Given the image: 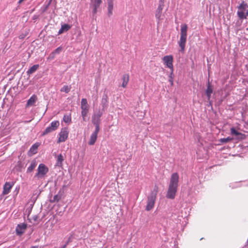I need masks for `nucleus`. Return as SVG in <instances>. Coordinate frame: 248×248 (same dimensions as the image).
<instances>
[{"instance_id":"obj_1","label":"nucleus","mask_w":248,"mask_h":248,"mask_svg":"<svg viewBox=\"0 0 248 248\" xmlns=\"http://www.w3.org/2000/svg\"><path fill=\"white\" fill-rule=\"evenodd\" d=\"M179 179V177L178 173L174 172L171 175L170 183L166 195V197L168 199L172 200L175 198L178 189Z\"/></svg>"},{"instance_id":"obj_2","label":"nucleus","mask_w":248,"mask_h":248,"mask_svg":"<svg viewBox=\"0 0 248 248\" xmlns=\"http://www.w3.org/2000/svg\"><path fill=\"white\" fill-rule=\"evenodd\" d=\"M187 26L186 24H182L181 26L180 38L178 41V44L181 47V51L184 52L187 38Z\"/></svg>"},{"instance_id":"obj_3","label":"nucleus","mask_w":248,"mask_h":248,"mask_svg":"<svg viewBox=\"0 0 248 248\" xmlns=\"http://www.w3.org/2000/svg\"><path fill=\"white\" fill-rule=\"evenodd\" d=\"M157 193L158 187H155V188L151 192L150 195L148 196L147 202L145 208L146 211H150L154 208Z\"/></svg>"},{"instance_id":"obj_4","label":"nucleus","mask_w":248,"mask_h":248,"mask_svg":"<svg viewBox=\"0 0 248 248\" xmlns=\"http://www.w3.org/2000/svg\"><path fill=\"white\" fill-rule=\"evenodd\" d=\"M237 14L240 19H247L248 16V5L245 1H243L238 6Z\"/></svg>"},{"instance_id":"obj_5","label":"nucleus","mask_w":248,"mask_h":248,"mask_svg":"<svg viewBox=\"0 0 248 248\" xmlns=\"http://www.w3.org/2000/svg\"><path fill=\"white\" fill-rule=\"evenodd\" d=\"M48 171V168L44 164H40L37 169V172L34 175V177L37 179L44 178Z\"/></svg>"},{"instance_id":"obj_6","label":"nucleus","mask_w":248,"mask_h":248,"mask_svg":"<svg viewBox=\"0 0 248 248\" xmlns=\"http://www.w3.org/2000/svg\"><path fill=\"white\" fill-rule=\"evenodd\" d=\"M164 7V0H160V2L155 11V16L157 20L158 23L160 22L162 18H161L162 10Z\"/></svg>"},{"instance_id":"obj_7","label":"nucleus","mask_w":248,"mask_h":248,"mask_svg":"<svg viewBox=\"0 0 248 248\" xmlns=\"http://www.w3.org/2000/svg\"><path fill=\"white\" fill-rule=\"evenodd\" d=\"M162 60L164 64H165L168 68L171 69H172L173 58L172 55L165 56L163 58Z\"/></svg>"},{"instance_id":"obj_8","label":"nucleus","mask_w":248,"mask_h":248,"mask_svg":"<svg viewBox=\"0 0 248 248\" xmlns=\"http://www.w3.org/2000/svg\"><path fill=\"white\" fill-rule=\"evenodd\" d=\"M68 133L67 128H64L62 129L59 133V138L57 142L60 143L65 141L68 138Z\"/></svg>"},{"instance_id":"obj_9","label":"nucleus","mask_w":248,"mask_h":248,"mask_svg":"<svg viewBox=\"0 0 248 248\" xmlns=\"http://www.w3.org/2000/svg\"><path fill=\"white\" fill-rule=\"evenodd\" d=\"M214 87L210 81L209 79L207 80V87L205 90V94L207 97V99L209 101L210 100L211 94L213 92Z\"/></svg>"},{"instance_id":"obj_10","label":"nucleus","mask_w":248,"mask_h":248,"mask_svg":"<svg viewBox=\"0 0 248 248\" xmlns=\"http://www.w3.org/2000/svg\"><path fill=\"white\" fill-rule=\"evenodd\" d=\"M27 224L25 223H22L18 224L16 229V233L18 235H21L24 233L27 229Z\"/></svg>"},{"instance_id":"obj_11","label":"nucleus","mask_w":248,"mask_h":248,"mask_svg":"<svg viewBox=\"0 0 248 248\" xmlns=\"http://www.w3.org/2000/svg\"><path fill=\"white\" fill-rule=\"evenodd\" d=\"M102 113L99 112L97 114H94L92 116V123L94 124H100V117H101Z\"/></svg>"},{"instance_id":"obj_12","label":"nucleus","mask_w":248,"mask_h":248,"mask_svg":"<svg viewBox=\"0 0 248 248\" xmlns=\"http://www.w3.org/2000/svg\"><path fill=\"white\" fill-rule=\"evenodd\" d=\"M230 130L231 134L237 136L239 139L244 140L246 137L245 134L237 131L234 127L231 128Z\"/></svg>"},{"instance_id":"obj_13","label":"nucleus","mask_w":248,"mask_h":248,"mask_svg":"<svg viewBox=\"0 0 248 248\" xmlns=\"http://www.w3.org/2000/svg\"><path fill=\"white\" fill-rule=\"evenodd\" d=\"M230 130L231 134L237 136L239 139L244 140L246 137L245 134L237 131L234 127L231 128Z\"/></svg>"},{"instance_id":"obj_14","label":"nucleus","mask_w":248,"mask_h":248,"mask_svg":"<svg viewBox=\"0 0 248 248\" xmlns=\"http://www.w3.org/2000/svg\"><path fill=\"white\" fill-rule=\"evenodd\" d=\"M37 96L35 94L32 95L30 98L28 100L27 104L26 105V108H29L31 106H33L34 104L37 100Z\"/></svg>"},{"instance_id":"obj_15","label":"nucleus","mask_w":248,"mask_h":248,"mask_svg":"<svg viewBox=\"0 0 248 248\" xmlns=\"http://www.w3.org/2000/svg\"><path fill=\"white\" fill-rule=\"evenodd\" d=\"M12 186L13 185H12L10 182H6L3 186L2 194L3 195L8 194L10 192Z\"/></svg>"},{"instance_id":"obj_16","label":"nucleus","mask_w":248,"mask_h":248,"mask_svg":"<svg viewBox=\"0 0 248 248\" xmlns=\"http://www.w3.org/2000/svg\"><path fill=\"white\" fill-rule=\"evenodd\" d=\"M108 4V16H110L112 15L113 9V0H107Z\"/></svg>"},{"instance_id":"obj_17","label":"nucleus","mask_w":248,"mask_h":248,"mask_svg":"<svg viewBox=\"0 0 248 248\" xmlns=\"http://www.w3.org/2000/svg\"><path fill=\"white\" fill-rule=\"evenodd\" d=\"M81 110H89V106L88 104L87 99L86 98H82L81 101Z\"/></svg>"},{"instance_id":"obj_18","label":"nucleus","mask_w":248,"mask_h":248,"mask_svg":"<svg viewBox=\"0 0 248 248\" xmlns=\"http://www.w3.org/2000/svg\"><path fill=\"white\" fill-rule=\"evenodd\" d=\"M97 138V135L93 133L90 136V140L88 142L89 145H93L95 143V142H96Z\"/></svg>"},{"instance_id":"obj_19","label":"nucleus","mask_w":248,"mask_h":248,"mask_svg":"<svg viewBox=\"0 0 248 248\" xmlns=\"http://www.w3.org/2000/svg\"><path fill=\"white\" fill-rule=\"evenodd\" d=\"M88 113L89 110H81V116L83 120L85 122L88 121L89 119V118L88 117Z\"/></svg>"},{"instance_id":"obj_20","label":"nucleus","mask_w":248,"mask_h":248,"mask_svg":"<svg viewBox=\"0 0 248 248\" xmlns=\"http://www.w3.org/2000/svg\"><path fill=\"white\" fill-rule=\"evenodd\" d=\"M129 82V78H120L119 80V83L121 84V86L123 88L126 87L127 83Z\"/></svg>"},{"instance_id":"obj_21","label":"nucleus","mask_w":248,"mask_h":248,"mask_svg":"<svg viewBox=\"0 0 248 248\" xmlns=\"http://www.w3.org/2000/svg\"><path fill=\"white\" fill-rule=\"evenodd\" d=\"M64 160V158L62 154H60L57 157V165L58 166L62 167V162Z\"/></svg>"},{"instance_id":"obj_22","label":"nucleus","mask_w":248,"mask_h":248,"mask_svg":"<svg viewBox=\"0 0 248 248\" xmlns=\"http://www.w3.org/2000/svg\"><path fill=\"white\" fill-rule=\"evenodd\" d=\"M36 166V163L33 161L31 162L30 166L27 169V172H32Z\"/></svg>"},{"instance_id":"obj_23","label":"nucleus","mask_w":248,"mask_h":248,"mask_svg":"<svg viewBox=\"0 0 248 248\" xmlns=\"http://www.w3.org/2000/svg\"><path fill=\"white\" fill-rule=\"evenodd\" d=\"M39 143H34L30 148V151L33 154H34L36 153V150L38 149L39 146Z\"/></svg>"},{"instance_id":"obj_24","label":"nucleus","mask_w":248,"mask_h":248,"mask_svg":"<svg viewBox=\"0 0 248 248\" xmlns=\"http://www.w3.org/2000/svg\"><path fill=\"white\" fill-rule=\"evenodd\" d=\"M39 67L38 64L33 65L32 67H31L27 71V73L28 74H32L34 73Z\"/></svg>"},{"instance_id":"obj_25","label":"nucleus","mask_w":248,"mask_h":248,"mask_svg":"<svg viewBox=\"0 0 248 248\" xmlns=\"http://www.w3.org/2000/svg\"><path fill=\"white\" fill-rule=\"evenodd\" d=\"M60 125V123H59V122L58 121H53L51 123V127L53 128V129H54V130H56L59 126Z\"/></svg>"},{"instance_id":"obj_26","label":"nucleus","mask_w":248,"mask_h":248,"mask_svg":"<svg viewBox=\"0 0 248 248\" xmlns=\"http://www.w3.org/2000/svg\"><path fill=\"white\" fill-rule=\"evenodd\" d=\"M54 131V129H53V128L51 127V126H48V127H46V129L44 130V131L42 134V135L45 136V135L48 134L49 133H50Z\"/></svg>"},{"instance_id":"obj_27","label":"nucleus","mask_w":248,"mask_h":248,"mask_svg":"<svg viewBox=\"0 0 248 248\" xmlns=\"http://www.w3.org/2000/svg\"><path fill=\"white\" fill-rule=\"evenodd\" d=\"M71 90V87L68 85H65L63 87H62L61 89V92H65L66 93H68Z\"/></svg>"},{"instance_id":"obj_28","label":"nucleus","mask_w":248,"mask_h":248,"mask_svg":"<svg viewBox=\"0 0 248 248\" xmlns=\"http://www.w3.org/2000/svg\"><path fill=\"white\" fill-rule=\"evenodd\" d=\"M63 121L66 123H70L71 122V115H65L63 118Z\"/></svg>"},{"instance_id":"obj_29","label":"nucleus","mask_w":248,"mask_h":248,"mask_svg":"<svg viewBox=\"0 0 248 248\" xmlns=\"http://www.w3.org/2000/svg\"><path fill=\"white\" fill-rule=\"evenodd\" d=\"M61 198V196L60 195L57 194L55 195L53 198V199L50 200L51 202H58L60 200Z\"/></svg>"},{"instance_id":"obj_30","label":"nucleus","mask_w":248,"mask_h":248,"mask_svg":"<svg viewBox=\"0 0 248 248\" xmlns=\"http://www.w3.org/2000/svg\"><path fill=\"white\" fill-rule=\"evenodd\" d=\"M232 140V138L229 137L226 138L220 139L219 141L221 143H227Z\"/></svg>"},{"instance_id":"obj_31","label":"nucleus","mask_w":248,"mask_h":248,"mask_svg":"<svg viewBox=\"0 0 248 248\" xmlns=\"http://www.w3.org/2000/svg\"><path fill=\"white\" fill-rule=\"evenodd\" d=\"M62 27L64 31H68L71 28V26L67 24L62 25Z\"/></svg>"},{"instance_id":"obj_32","label":"nucleus","mask_w":248,"mask_h":248,"mask_svg":"<svg viewBox=\"0 0 248 248\" xmlns=\"http://www.w3.org/2000/svg\"><path fill=\"white\" fill-rule=\"evenodd\" d=\"M62 47H58L52 52V54H59L62 50Z\"/></svg>"},{"instance_id":"obj_33","label":"nucleus","mask_w":248,"mask_h":248,"mask_svg":"<svg viewBox=\"0 0 248 248\" xmlns=\"http://www.w3.org/2000/svg\"><path fill=\"white\" fill-rule=\"evenodd\" d=\"M102 3V0H94L93 5L95 7H99L100 5Z\"/></svg>"},{"instance_id":"obj_34","label":"nucleus","mask_w":248,"mask_h":248,"mask_svg":"<svg viewBox=\"0 0 248 248\" xmlns=\"http://www.w3.org/2000/svg\"><path fill=\"white\" fill-rule=\"evenodd\" d=\"M99 125L100 124H94V125L95 126V129L94 131L93 132V133L98 135V133L100 130Z\"/></svg>"},{"instance_id":"obj_35","label":"nucleus","mask_w":248,"mask_h":248,"mask_svg":"<svg viewBox=\"0 0 248 248\" xmlns=\"http://www.w3.org/2000/svg\"><path fill=\"white\" fill-rule=\"evenodd\" d=\"M55 55V54H52V52H51L50 53V54L49 55V56L48 58L49 59H53L54 58Z\"/></svg>"},{"instance_id":"obj_36","label":"nucleus","mask_w":248,"mask_h":248,"mask_svg":"<svg viewBox=\"0 0 248 248\" xmlns=\"http://www.w3.org/2000/svg\"><path fill=\"white\" fill-rule=\"evenodd\" d=\"M64 31L62 29V27H61V29L59 31L58 33L59 34H61Z\"/></svg>"},{"instance_id":"obj_37","label":"nucleus","mask_w":248,"mask_h":248,"mask_svg":"<svg viewBox=\"0 0 248 248\" xmlns=\"http://www.w3.org/2000/svg\"><path fill=\"white\" fill-rule=\"evenodd\" d=\"M99 7H95V6H94V9L93 10V14H96V12H97V9Z\"/></svg>"},{"instance_id":"obj_38","label":"nucleus","mask_w":248,"mask_h":248,"mask_svg":"<svg viewBox=\"0 0 248 248\" xmlns=\"http://www.w3.org/2000/svg\"><path fill=\"white\" fill-rule=\"evenodd\" d=\"M169 82H170V85L172 86L173 85V80H172V78H170L169 79Z\"/></svg>"},{"instance_id":"obj_39","label":"nucleus","mask_w":248,"mask_h":248,"mask_svg":"<svg viewBox=\"0 0 248 248\" xmlns=\"http://www.w3.org/2000/svg\"><path fill=\"white\" fill-rule=\"evenodd\" d=\"M31 248H40L39 246H32Z\"/></svg>"},{"instance_id":"obj_40","label":"nucleus","mask_w":248,"mask_h":248,"mask_svg":"<svg viewBox=\"0 0 248 248\" xmlns=\"http://www.w3.org/2000/svg\"><path fill=\"white\" fill-rule=\"evenodd\" d=\"M37 217L36 216V217H35L33 218V219H34V221H36V220H37Z\"/></svg>"},{"instance_id":"obj_41","label":"nucleus","mask_w":248,"mask_h":248,"mask_svg":"<svg viewBox=\"0 0 248 248\" xmlns=\"http://www.w3.org/2000/svg\"><path fill=\"white\" fill-rule=\"evenodd\" d=\"M19 38L21 39H22L23 37H22V36H19Z\"/></svg>"},{"instance_id":"obj_42","label":"nucleus","mask_w":248,"mask_h":248,"mask_svg":"<svg viewBox=\"0 0 248 248\" xmlns=\"http://www.w3.org/2000/svg\"><path fill=\"white\" fill-rule=\"evenodd\" d=\"M19 38L21 39H22L23 37H22V36H19Z\"/></svg>"},{"instance_id":"obj_43","label":"nucleus","mask_w":248,"mask_h":248,"mask_svg":"<svg viewBox=\"0 0 248 248\" xmlns=\"http://www.w3.org/2000/svg\"><path fill=\"white\" fill-rule=\"evenodd\" d=\"M51 228H52V227H53V224H51Z\"/></svg>"}]
</instances>
